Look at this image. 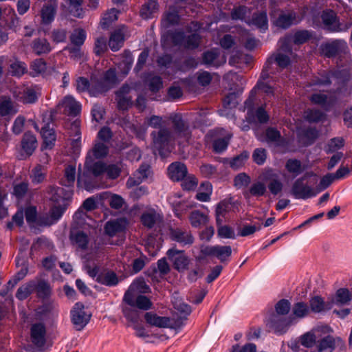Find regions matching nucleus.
<instances>
[{
  "instance_id": "f257e3e1",
  "label": "nucleus",
  "mask_w": 352,
  "mask_h": 352,
  "mask_svg": "<svg viewBox=\"0 0 352 352\" xmlns=\"http://www.w3.org/2000/svg\"><path fill=\"white\" fill-rule=\"evenodd\" d=\"M72 195L73 190L71 188L50 187L46 198L52 203V206L48 213L39 217V224L43 226L55 224L66 211Z\"/></svg>"
},
{
  "instance_id": "f03ea898",
  "label": "nucleus",
  "mask_w": 352,
  "mask_h": 352,
  "mask_svg": "<svg viewBox=\"0 0 352 352\" xmlns=\"http://www.w3.org/2000/svg\"><path fill=\"white\" fill-rule=\"evenodd\" d=\"M310 313L308 305L304 302L294 303L292 307V314L287 317L272 315L267 321V326L270 329L280 330L289 328L297 324L299 320Z\"/></svg>"
},
{
  "instance_id": "7ed1b4c3",
  "label": "nucleus",
  "mask_w": 352,
  "mask_h": 352,
  "mask_svg": "<svg viewBox=\"0 0 352 352\" xmlns=\"http://www.w3.org/2000/svg\"><path fill=\"white\" fill-rule=\"evenodd\" d=\"M169 119L173 124L172 133L175 140L179 143L188 142L192 136V131L188 121L179 113L170 115Z\"/></svg>"
},
{
  "instance_id": "20e7f679",
  "label": "nucleus",
  "mask_w": 352,
  "mask_h": 352,
  "mask_svg": "<svg viewBox=\"0 0 352 352\" xmlns=\"http://www.w3.org/2000/svg\"><path fill=\"white\" fill-rule=\"evenodd\" d=\"M232 255V248L230 245H201L199 259H204L207 256L214 257L221 263L229 261Z\"/></svg>"
},
{
  "instance_id": "39448f33",
  "label": "nucleus",
  "mask_w": 352,
  "mask_h": 352,
  "mask_svg": "<svg viewBox=\"0 0 352 352\" xmlns=\"http://www.w3.org/2000/svg\"><path fill=\"white\" fill-rule=\"evenodd\" d=\"M69 239L77 253L84 258L83 269L88 273V260L86 258V254H83L88 248V236L83 230L70 231Z\"/></svg>"
},
{
  "instance_id": "423d86ee",
  "label": "nucleus",
  "mask_w": 352,
  "mask_h": 352,
  "mask_svg": "<svg viewBox=\"0 0 352 352\" xmlns=\"http://www.w3.org/2000/svg\"><path fill=\"white\" fill-rule=\"evenodd\" d=\"M151 135L153 138L154 147L162 155L164 151L168 150V145L176 140L172 131L167 127L154 131L151 133Z\"/></svg>"
},
{
  "instance_id": "0eeeda50",
  "label": "nucleus",
  "mask_w": 352,
  "mask_h": 352,
  "mask_svg": "<svg viewBox=\"0 0 352 352\" xmlns=\"http://www.w3.org/2000/svg\"><path fill=\"white\" fill-rule=\"evenodd\" d=\"M321 19L325 28L331 32H346L351 26V23H340L333 10L324 11Z\"/></svg>"
},
{
  "instance_id": "6e6552de",
  "label": "nucleus",
  "mask_w": 352,
  "mask_h": 352,
  "mask_svg": "<svg viewBox=\"0 0 352 352\" xmlns=\"http://www.w3.org/2000/svg\"><path fill=\"white\" fill-rule=\"evenodd\" d=\"M290 193L297 199H307L315 197L318 192L305 182V177H301L294 181Z\"/></svg>"
},
{
  "instance_id": "1a4fd4ad",
  "label": "nucleus",
  "mask_w": 352,
  "mask_h": 352,
  "mask_svg": "<svg viewBox=\"0 0 352 352\" xmlns=\"http://www.w3.org/2000/svg\"><path fill=\"white\" fill-rule=\"evenodd\" d=\"M89 276L95 278L97 282L109 287L115 286L119 282L115 272L106 270L99 266L94 267L91 270H89Z\"/></svg>"
},
{
  "instance_id": "9d476101",
  "label": "nucleus",
  "mask_w": 352,
  "mask_h": 352,
  "mask_svg": "<svg viewBox=\"0 0 352 352\" xmlns=\"http://www.w3.org/2000/svg\"><path fill=\"white\" fill-rule=\"evenodd\" d=\"M316 346L318 352H332L336 349L342 351L346 349L345 343L340 338L331 336L321 338L317 342Z\"/></svg>"
},
{
  "instance_id": "9b49d317",
  "label": "nucleus",
  "mask_w": 352,
  "mask_h": 352,
  "mask_svg": "<svg viewBox=\"0 0 352 352\" xmlns=\"http://www.w3.org/2000/svg\"><path fill=\"white\" fill-rule=\"evenodd\" d=\"M170 238L181 246H190L195 241V238L190 230L187 228H171L169 230Z\"/></svg>"
},
{
  "instance_id": "f8f14e48",
  "label": "nucleus",
  "mask_w": 352,
  "mask_h": 352,
  "mask_svg": "<svg viewBox=\"0 0 352 352\" xmlns=\"http://www.w3.org/2000/svg\"><path fill=\"white\" fill-rule=\"evenodd\" d=\"M344 74V72L338 70L325 72L320 74V76L313 79L312 85L328 86L332 84L333 81H335L336 84L344 83L347 80L342 78Z\"/></svg>"
},
{
  "instance_id": "ddd939ff",
  "label": "nucleus",
  "mask_w": 352,
  "mask_h": 352,
  "mask_svg": "<svg viewBox=\"0 0 352 352\" xmlns=\"http://www.w3.org/2000/svg\"><path fill=\"white\" fill-rule=\"evenodd\" d=\"M88 219V198L85 199L81 207L75 212L73 216V221L70 231L86 230Z\"/></svg>"
},
{
  "instance_id": "4468645a",
  "label": "nucleus",
  "mask_w": 352,
  "mask_h": 352,
  "mask_svg": "<svg viewBox=\"0 0 352 352\" xmlns=\"http://www.w3.org/2000/svg\"><path fill=\"white\" fill-rule=\"evenodd\" d=\"M166 255L170 261L173 263V267L178 272H183L188 269L190 259L185 254L184 250L170 248L167 251Z\"/></svg>"
},
{
  "instance_id": "2eb2a0df",
  "label": "nucleus",
  "mask_w": 352,
  "mask_h": 352,
  "mask_svg": "<svg viewBox=\"0 0 352 352\" xmlns=\"http://www.w3.org/2000/svg\"><path fill=\"white\" fill-rule=\"evenodd\" d=\"M14 98L23 104L34 103L37 100V94L35 90L28 87H17L12 90Z\"/></svg>"
},
{
  "instance_id": "dca6fc26",
  "label": "nucleus",
  "mask_w": 352,
  "mask_h": 352,
  "mask_svg": "<svg viewBox=\"0 0 352 352\" xmlns=\"http://www.w3.org/2000/svg\"><path fill=\"white\" fill-rule=\"evenodd\" d=\"M263 179L267 182L272 195H277L283 190L284 185L280 175L272 169L265 170L263 173Z\"/></svg>"
},
{
  "instance_id": "f3484780",
  "label": "nucleus",
  "mask_w": 352,
  "mask_h": 352,
  "mask_svg": "<svg viewBox=\"0 0 352 352\" xmlns=\"http://www.w3.org/2000/svg\"><path fill=\"white\" fill-rule=\"evenodd\" d=\"M172 302L175 309L181 314V316L175 321H173L175 327L179 328L182 327L184 322L187 320V316L191 313V308L188 305L185 303L176 293L172 296Z\"/></svg>"
},
{
  "instance_id": "a211bd4d",
  "label": "nucleus",
  "mask_w": 352,
  "mask_h": 352,
  "mask_svg": "<svg viewBox=\"0 0 352 352\" xmlns=\"http://www.w3.org/2000/svg\"><path fill=\"white\" fill-rule=\"evenodd\" d=\"M170 334L164 333V331H135V336L148 343H157L166 341L170 336L175 335L174 331H169Z\"/></svg>"
},
{
  "instance_id": "6ab92c4d",
  "label": "nucleus",
  "mask_w": 352,
  "mask_h": 352,
  "mask_svg": "<svg viewBox=\"0 0 352 352\" xmlns=\"http://www.w3.org/2000/svg\"><path fill=\"white\" fill-rule=\"evenodd\" d=\"M19 111L18 104L13 101L10 96L0 97V117L6 119L10 118Z\"/></svg>"
},
{
  "instance_id": "aec40b11",
  "label": "nucleus",
  "mask_w": 352,
  "mask_h": 352,
  "mask_svg": "<svg viewBox=\"0 0 352 352\" xmlns=\"http://www.w3.org/2000/svg\"><path fill=\"white\" fill-rule=\"evenodd\" d=\"M85 309V305L82 303L78 302L75 303L70 312L72 322L74 325L79 328L78 330L84 328L88 321Z\"/></svg>"
},
{
  "instance_id": "412c9836",
  "label": "nucleus",
  "mask_w": 352,
  "mask_h": 352,
  "mask_svg": "<svg viewBox=\"0 0 352 352\" xmlns=\"http://www.w3.org/2000/svg\"><path fill=\"white\" fill-rule=\"evenodd\" d=\"M131 91L132 88L124 84L116 92V100L120 109L126 110L132 105Z\"/></svg>"
},
{
  "instance_id": "4be33fe9",
  "label": "nucleus",
  "mask_w": 352,
  "mask_h": 352,
  "mask_svg": "<svg viewBox=\"0 0 352 352\" xmlns=\"http://www.w3.org/2000/svg\"><path fill=\"white\" fill-rule=\"evenodd\" d=\"M311 102L321 107L324 111H330L336 102V97L333 94L315 93L310 96Z\"/></svg>"
},
{
  "instance_id": "5701e85b",
  "label": "nucleus",
  "mask_w": 352,
  "mask_h": 352,
  "mask_svg": "<svg viewBox=\"0 0 352 352\" xmlns=\"http://www.w3.org/2000/svg\"><path fill=\"white\" fill-rule=\"evenodd\" d=\"M144 319L148 324L158 328H176L173 320L168 317L158 316L153 312H146Z\"/></svg>"
},
{
  "instance_id": "b1692460",
  "label": "nucleus",
  "mask_w": 352,
  "mask_h": 352,
  "mask_svg": "<svg viewBox=\"0 0 352 352\" xmlns=\"http://www.w3.org/2000/svg\"><path fill=\"white\" fill-rule=\"evenodd\" d=\"M58 106L65 114L69 116H76L81 111L80 104L72 96H65Z\"/></svg>"
},
{
  "instance_id": "393cba45",
  "label": "nucleus",
  "mask_w": 352,
  "mask_h": 352,
  "mask_svg": "<svg viewBox=\"0 0 352 352\" xmlns=\"http://www.w3.org/2000/svg\"><path fill=\"white\" fill-rule=\"evenodd\" d=\"M37 141L36 137L30 132L25 133L21 140L22 153L21 159L30 156L36 148Z\"/></svg>"
},
{
  "instance_id": "a878e982",
  "label": "nucleus",
  "mask_w": 352,
  "mask_h": 352,
  "mask_svg": "<svg viewBox=\"0 0 352 352\" xmlns=\"http://www.w3.org/2000/svg\"><path fill=\"white\" fill-rule=\"evenodd\" d=\"M168 174L171 180L179 182L187 175L188 169L184 164L175 162L168 166Z\"/></svg>"
},
{
  "instance_id": "bb28decb",
  "label": "nucleus",
  "mask_w": 352,
  "mask_h": 352,
  "mask_svg": "<svg viewBox=\"0 0 352 352\" xmlns=\"http://www.w3.org/2000/svg\"><path fill=\"white\" fill-rule=\"evenodd\" d=\"M126 221L125 219H118L109 221L104 226L105 234L113 237L117 234L123 232L126 228Z\"/></svg>"
},
{
  "instance_id": "cd10ccee",
  "label": "nucleus",
  "mask_w": 352,
  "mask_h": 352,
  "mask_svg": "<svg viewBox=\"0 0 352 352\" xmlns=\"http://www.w3.org/2000/svg\"><path fill=\"white\" fill-rule=\"evenodd\" d=\"M333 306V301H324L322 297L316 296L310 299L309 307L310 311L314 313H322L330 310Z\"/></svg>"
},
{
  "instance_id": "c85d7f7f",
  "label": "nucleus",
  "mask_w": 352,
  "mask_h": 352,
  "mask_svg": "<svg viewBox=\"0 0 352 352\" xmlns=\"http://www.w3.org/2000/svg\"><path fill=\"white\" fill-rule=\"evenodd\" d=\"M141 222L144 226L151 229L162 222L161 215L153 210L144 212L141 216Z\"/></svg>"
},
{
  "instance_id": "c756f323",
  "label": "nucleus",
  "mask_w": 352,
  "mask_h": 352,
  "mask_svg": "<svg viewBox=\"0 0 352 352\" xmlns=\"http://www.w3.org/2000/svg\"><path fill=\"white\" fill-rule=\"evenodd\" d=\"M77 187L78 190L88 191V153L85 157L83 166L80 164L78 166Z\"/></svg>"
},
{
  "instance_id": "7c9ffc66",
  "label": "nucleus",
  "mask_w": 352,
  "mask_h": 352,
  "mask_svg": "<svg viewBox=\"0 0 352 352\" xmlns=\"http://www.w3.org/2000/svg\"><path fill=\"white\" fill-rule=\"evenodd\" d=\"M300 21L297 18L296 13L290 12L288 13H281L276 20V25L283 29L289 28L292 24L298 23Z\"/></svg>"
},
{
  "instance_id": "2f4dec72",
  "label": "nucleus",
  "mask_w": 352,
  "mask_h": 352,
  "mask_svg": "<svg viewBox=\"0 0 352 352\" xmlns=\"http://www.w3.org/2000/svg\"><path fill=\"white\" fill-rule=\"evenodd\" d=\"M34 281V292H36L38 298L47 299L52 293V289L49 283L43 279L32 280Z\"/></svg>"
},
{
  "instance_id": "473e14b6",
  "label": "nucleus",
  "mask_w": 352,
  "mask_h": 352,
  "mask_svg": "<svg viewBox=\"0 0 352 352\" xmlns=\"http://www.w3.org/2000/svg\"><path fill=\"white\" fill-rule=\"evenodd\" d=\"M219 57V53L217 50H211L206 51L202 55L203 63L208 67H218L226 61L225 60L220 61Z\"/></svg>"
},
{
  "instance_id": "72a5a7b5",
  "label": "nucleus",
  "mask_w": 352,
  "mask_h": 352,
  "mask_svg": "<svg viewBox=\"0 0 352 352\" xmlns=\"http://www.w3.org/2000/svg\"><path fill=\"white\" fill-rule=\"evenodd\" d=\"M124 34L122 30L118 29L113 31L109 40V46L113 52L118 51L124 45Z\"/></svg>"
},
{
  "instance_id": "f704fd0d",
  "label": "nucleus",
  "mask_w": 352,
  "mask_h": 352,
  "mask_svg": "<svg viewBox=\"0 0 352 352\" xmlns=\"http://www.w3.org/2000/svg\"><path fill=\"white\" fill-rule=\"evenodd\" d=\"M159 10V5L155 0H149L144 5L140 11V16L144 19L153 18Z\"/></svg>"
},
{
  "instance_id": "c9c22d12",
  "label": "nucleus",
  "mask_w": 352,
  "mask_h": 352,
  "mask_svg": "<svg viewBox=\"0 0 352 352\" xmlns=\"http://www.w3.org/2000/svg\"><path fill=\"white\" fill-rule=\"evenodd\" d=\"M41 134L43 140V147L46 149L52 148L56 139L54 131L48 125H45L41 128Z\"/></svg>"
},
{
  "instance_id": "e433bc0d",
  "label": "nucleus",
  "mask_w": 352,
  "mask_h": 352,
  "mask_svg": "<svg viewBox=\"0 0 352 352\" xmlns=\"http://www.w3.org/2000/svg\"><path fill=\"white\" fill-rule=\"evenodd\" d=\"M56 13V4L50 3L44 5L41 10L42 23L45 25L50 24L54 21Z\"/></svg>"
},
{
  "instance_id": "4c0bfd02",
  "label": "nucleus",
  "mask_w": 352,
  "mask_h": 352,
  "mask_svg": "<svg viewBox=\"0 0 352 352\" xmlns=\"http://www.w3.org/2000/svg\"><path fill=\"white\" fill-rule=\"evenodd\" d=\"M256 89H258L265 94V100L275 96L274 89L272 86L265 82L258 80L256 86L250 92V98L245 102L246 105L248 103L251 102V98L254 96Z\"/></svg>"
},
{
  "instance_id": "58836bf2",
  "label": "nucleus",
  "mask_w": 352,
  "mask_h": 352,
  "mask_svg": "<svg viewBox=\"0 0 352 352\" xmlns=\"http://www.w3.org/2000/svg\"><path fill=\"white\" fill-rule=\"evenodd\" d=\"M345 44V42L342 40H335L326 43L322 47V51L326 56L333 57L338 54Z\"/></svg>"
},
{
  "instance_id": "ea45409f",
  "label": "nucleus",
  "mask_w": 352,
  "mask_h": 352,
  "mask_svg": "<svg viewBox=\"0 0 352 352\" xmlns=\"http://www.w3.org/2000/svg\"><path fill=\"white\" fill-rule=\"evenodd\" d=\"M352 300V293L346 288H340L336 291L335 297L331 301L333 305H345Z\"/></svg>"
},
{
  "instance_id": "a19ab883",
  "label": "nucleus",
  "mask_w": 352,
  "mask_h": 352,
  "mask_svg": "<svg viewBox=\"0 0 352 352\" xmlns=\"http://www.w3.org/2000/svg\"><path fill=\"white\" fill-rule=\"evenodd\" d=\"M249 25H255L261 30H266L268 27V21L265 12L254 13L251 20L247 21Z\"/></svg>"
},
{
  "instance_id": "79ce46f5",
  "label": "nucleus",
  "mask_w": 352,
  "mask_h": 352,
  "mask_svg": "<svg viewBox=\"0 0 352 352\" xmlns=\"http://www.w3.org/2000/svg\"><path fill=\"white\" fill-rule=\"evenodd\" d=\"M47 331H30L31 341L36 347L37 351L43 352L45 349L44 346L46 343V333Z\"/></svg>"
},
{
  "instance_id": "37998d69",
  "label": "nucleus",
  "mask_w": 352,
  "mask_h": 352,
  "mask_svg": "<svg viewBox=\"0 0 352 352\" xmlns=\"http://www.w3.org/2000/svg\"><path fill=\"white\" fill-rule=\"evenodd\" d=\"M76 166L70 164L66 166L65 169L64 176L60 180V184L63 186H66L67 188H70L74 186L76 179Z\"/></svg>"
},
{
  "instance_id": "c03bdc74",
  "label": "nucleus",
  "mask_w": 352,
  "mask_h": 352,
  "mask_svg": "<svg viewBox=\"0 0 352 352\" xmlns=\"http://www.w3.org/2000/svg\"><path fill=\"white\" fill-rule=\"evenodd\" d=\"M231 202L228 199L221 201L216 206L215 217L217 224H221L223 218L230 210Z\"/></svg>"
},
{
  "instance_id": "a18cd8bd",
  "label": "nucleus",
  "mask_w": 352,
  "mask_h": 352,
  "mask_svg": "<svg viewBox=\"0 0 352 352\" xmlns=\"http://www.w3.org/2000/svg\"><path fill=\"white\" fill-rule=\"evenodd\" d=\"M179 16L177 8L174 6L169 7L167 12L164 14L162 23L166 26L177 24Z\"/></svg>"
},
{
  "instance_id": "49530a36",
  "label": "nucleus",
  "mask_w": 352,
  "mask_h": 352,
  "mask_svg": "<svg viewBox=\"0 0 352 352\" xmlns=\"http://www.w3.org/2000/svg\"><path fill=\"white\" fill-rule=\"evenodd\" d=\"M33 51L37 55L47 54L52 50L50 43L45 38H36L32 42Z\"/></svg>"
},
{
  "instance_id": "de8ad7c7",
  "label": "nucleus",
  "mask_w": 352,
  "mask_h": 352,
  "mask_svg": "<svg viewBox=\"0 0 352 352\" xmlns=\"http://www.w3.org/2000/svg\"><path fill=\"white\" fill-rule=\"evenodd\" d=\"M34 281L30 280L28 283L20 286L16 293V298L19 300L26 299L31 294L34 292Z\"/></svg>"
},
{
  "instance_id": "09e8293b",
  "label": "nucleus",
  "mask_w": 352,
  "mask_h": 352,
  "mask_svg": "<svg viewBox=\"0 0 352 352\" xmlns=\"http://www.w3.org/2000/svg\"><path fill=\"white\" fill-rule=\"evenodd\" d=\"M190 224L194 228L205 225L208 222V217L199 210L192 211L189 216Z\"/></svg>"
},
{
  "instance_id": "8fccbe9b",
  "label": "nucleus",
  "mask_w": 352,
  "mask_h": 352,
  "mask_svg": "<svg viewBox=\"0 0 352 352\" xmlns=\"http://www.w3.org/2000/svg\"><path fill=\"white\" fill-rule=\"evenodd\" d=\"M318 131L316 128L309 127L300 133V140L306 145L311 144L318 137Z\"/></svg>"
},
{
  "instance_id": "3c124183",
  "label": "nucleus",
  "mask_w": 352,
  "mask_h": 352,
  "mask_svg": "<svg viewBox=\"0 0 352 352\" xmlns=\"http://www.w3.org/2000/svg\"><path fill=\"white\" fill-rule=\"evenodd\" d=\"M103 83L104 85L101 90L103 92L108 91L117 83V76L115 69H109L105 72L103 78Z\"/></svg>"
},
{
  "instance_id": "603ef678",
  "label": "nucleus",
  "mask_w": 352,
  "mask_h": 352,
  "mask_svg": "<svg viewBox=\"0 0 352 352\" xmlns=\"http://www.w3.org/2000/svg\"><path fill=\"white\" fill-rule=\"evenodd\" d=\"M285 168L294 177L299 175L303 171L301 162L296 159H289L285 163Z\"/></svg>"
},
{
  "instance_id": "864d4df0",
  "label": "nucleus",
  "mask_w": 352,
  "mask_h": 352,
  "mask_svg": "<svg viewBox=\"0 0 352 352\" xmlns=\"http://www.w3.org/2000/svg\"><path fill=\"white\" fill-rule=\"evenodd\" d=\"M292 309L290 302L287 299H281L275 305V310L276 314L272 315H278L280 317L287 315Z\"/></svg>"
},
{
  "instance_id": "5fc2aeb1",
  "label": "nucleus",
  "mask_w": 352,
  "mask_h": 352,
  "mask_svg": "<svg viewBox=\"0 0 352 352\" xmlns=\"http://www.w3.org/2000/svg\"><path fill=\"white\" fill-rule=\"evenodd\" d=\"M119 11L115 8L111 9L106 12L100 22V25L103 28H108L113 22L118 19V14Z\"/></svg>"
},
{
  "instance_id": "6e6d98bb",
  "label": "nucleus",
  "mask_w": 352,
  "mask_h": 352,
  "mask_svg": "<svg viewBox=\"0 0 352 352\" xmlns=\"http://www.w3.org/2000/svg\"><path fill=\"white\" fill-rule=\"evenodd\" d=\"M200 42V35L197 33H193L185 37L184 47L188 50H194L199 47Z\"/></svg>"
},
{
  "instance_id": "4d7b16f0",
  "label": "nucleus",
  "mask_w": 352,
  "mask_h": 352,
  "mask_svg": "<svg viewBox=\"0 0 352 352\" xmlns=\"http://www.w3.org/2000/svg\"><path fill=\"white\" fill-rule=\"evenodd\" d=\"M249 153L246 151H243L240 155L236 156L230 162V166L234 170H238L242 167L249 157Z\"/></svg>"
},
{
  "instance_id": "13d9d810",
  "label": "nucleus",
  "mask_w": 352,
  "mask_h": 352,
  "mask_svg": "<svg viewBox=\"0 0 352 352\" xmlns=\"http://www.w3.org/2000/svg\"><path fill=\"white\" fill-rule=\"evenodd\" d=\"M217 235L221 239H232L236 238V234L233 228L228 226H223L221 224H217Z\"/></svg>"
},
{
  "instance_id": "bf43d9fd",
  "label": "nucleus",
  "mask_w": 352,
  "mask_h": 352,
  "mask_svg": "<svg viewBox=\"0 0 352 352\" xmlns=\"http://www.w3.org/2000/svg\"><path fill=\"white\" fill-rule=\"evenodd\" d=\"M31 179L33 184H38L43 182L45 178V171L41 165H37L31 173Z\"/></svg>"
},
{
  "instance_id": "052dcab7",
  "label": "nucleus",
  "mask_w": 352,
  "mask_h": 352,
  "mask_svg": "<svg viewBox=\"0 0 352 352\" xmlns=\"http://www.w3.org/2000/svg\"><path fill=\"white\" fill-rule=\"evenodd\" d=\"M130 287L131 289H133L136 293L147 294L151 291L149 286L146 283L143 278L135 280Z\"/></svg>"
},
{
  "instance_id": "680f3d73",
  "label": "nucleus",
  "mask_w": 352,
  "mask_h": 352,
  "mask_svg": "<svg viewBox=\"0 0 352 352\" xmlns=\"http://www.w3.org/2000/svg\"><path fill=\"white\" fill-rule=\"evenodd\" d=\"M69 2V11L70 14L78 18L82 16V0H66Z\"/></svg>"
},
{
  "instance_id": "e2e57ef3",
  "label": "nucleus",
  "mask_w": 352,
  "mask_h": 352,
  "mask_svg": "<svg viewBox=\"0 0 352 352\" xmlns=\"http://www.w3.org/2000/svg\"><path fill=\"white\" fill-rule=\"evenodd\" d=\"M86 39V33L83 30H74L70 36L72 45L81 46Z\"/></svg>"
},
{
  "instance_id": "0e129e2a",
  "label": "nucleus",
  "mask_w": 352,
  "mask_h": 352,
  "mask_svg": "<svg viewBox=\"0 0 352 352\" xmlns=\"http://www.w3.org/2000/svg\"><path fill=\"white\" fill-rule=\"evenodd\" d=\"M107 50V38L99 36L96 38L94 47V52L97 56H100Z\"/></svg>"
},
{
  "instance_id": "69168bd1",
  "label": "nucleus",
  "mask_w": 352,
  "mask_h": 352,
  "mask_svg": "<svg viewBox=\"0 0 352 352\" xmlns=\"http://www.w3.org/2000/svg\"><path fill=\"white\" fill-rule=\"evenodd\" d=\"M300 344L306 348H311L314 346L316 342V337L311 331H307L300 336Z\"/></svg>"
},
{
  "instance_id": "338daca9",
  "label": "nucleus",
  "mask_w": 352,
  "mask_h": 352,
  "mask_svg": "<svg viewBox=\"0 0 352 352\" xmlns=\"http://www.w3.org/2000/svg\"><path fill=\"white\" fill-rule=\"evenodd\" d=\"M324 117V114L319 109H309L305 112V118L309 122H318Z\"/></svg>"
},
{
  "instance_id": "774afa93",
  "label": "nucleus",
  "mask_w": 352,
  "mask_h": 352,
  "mask_svg": "<svg viewBox=\"0 0 352 352\" xmlns=\"http://www.w3.org/2000/svg\"><path fill=\"white\" fill-rule=\"evenodd\" d=\"M266 192V186L265 185L261 182H257L254 183L249 190V193L255 197H261L265 195Z\"/></svg>"
}]
</instances>
